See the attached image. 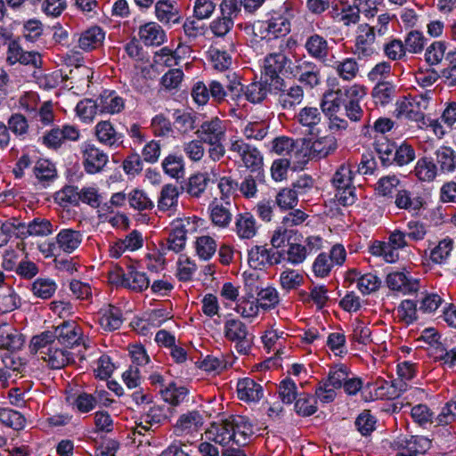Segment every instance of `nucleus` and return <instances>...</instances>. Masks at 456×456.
Returning <instances> with one entry per match:
<instances>
[{
  "label": "nucleus",
  "mask_w": 456,
  "mask_h": 456,
  "mask_svg": "<svg viewBox=\"0 0 456 456\" xmlns=\"http://www.w3.org/2000/svg\"><path fill=\"white\" fill-rule=\"evenodd\" d=\"M353 164L349 161L342 163L332 177V184L337 189L336 198L343 206H350L355 201V187L353 185Z\"/></svg>",
  "instance_id": "1"
},
{
  "label": "nucleus",
  "mask_w": 456,
  "mask_h": 456,
  "mask_svg": "<svg viewBox=\"0 0 456 456\" xmlns=\"http://www.w3.org/2000/svg\"><path fill=\"white\" fill-rule=\"evenodd\" d=\"M229 151L236 154L243 166L250 172H258L264 165V158L260 151L256 146L246 142L242 138L232 137Z\"/></svg>",
  "instance_id": "2"
},
{
  "label": "nucleus",
  "mask_w": 456,
  "mask_h": 456,
  "mask_svg": "<svg viewBox=\"0 0 456 456\" xmlns=\"http://www.w3.org/2000/svg\"><path fill=\"white\" fill-rule=\"evenodd\" d=\"M428 98L423 94L404 96L396 101L394 114L397 118H405L420 122L424 120V110L428 108Z\"/></svg>",
  "instance_id": "3"
},
{
  "label": "nucleus",
  "mask_w": 456,
  "mask_h": 456,
  "mask_svg": "<svg viewBox=\"0 0 456 456\" xmlns=\"http://www.w3.org/2000/svg\"><path fill=\"white\" fill-rule=\"evenodd\" d=\"M274 90L278 104L283 110H294L304 100L303 87L295 82L289 83L284 79L277 80Z\"/></svg>",
  "instance_id": "4"
},
{
  "label": "nucleus",
  "mask_w": 456,
  "mask_h": 456,
  "mask_svg": "<svg viewBox=\"0 0 456 456\" xmlns=\"http://www.w3.org/2000/svg\"><path fill=\"white\" fill-rule=\"evenodd\" d=\"M82 338L81 328L74 322H64L55 327L53 330L43 332L39 337H34L30 342H80Z\"/></svg>",
  "instance_id": "5"
},
{
  "label": "nucleus",
  "mask_w": 456,
  "mask_h": 456,
  "mask_svg": "<svg viewBox=\"0 0 456 456\" xmlns=\"http://www.w3.org/2000/svg\"><path fill=\"white\" fill-rule=\"evenodd\" d=\"M281 251L268 248L266 245H256L248 250V262L250 267L263 270L281 262Z\"/></svg>",
  "instance_id": "6"
},
{
  "label": "nucleus",
  "mask_w": 456,
  "mask_h": 456,
  "mask_svg": "<svg viewBox=\"0 0 456 456\" xmlns=\"http://www.w3.org/2000/svg\"><path fill=\"white\" fill-rule=\"evenodd\" d=\"M375 37V28L367 23L361 24L357 28L354 45V53L359 59L371 57L377 53Z\"/></svg>",
  "instance_id": "7"
},
{
  "label": "nucleus",
  "mask_w": 456,
  "mask_h": 456,
  "mask_svg": "<svg viewBox=\"0 0 456 456\" xmlns=\"http://www.w3.org/2000/svg\"><path fill=\"white\" fill-rule=\"evenodd\" d=\"M57 344H34L32 350L53 369H61L69 361L68 350L56 346Z\"/></svg>",
  "instance_id": "8"
},
{
  "label": "nucleus",
  "mask_w": 456,
  "mask_h": 456,
  "mask_svg": "<svg viewBox=\"0 0 456 456\" xmlns=\"http://www.w3.org/2000/svg\"><path fill=\"white\" fill-rule=\"evenodd\" d=\"M431 446V441L421 436H400L394 443L398 451L396 456H418L424 454Z\"/></svg>",
  "instance_id": "9"
},
{
  "label": "nucleus",
  "mask_w": 456,
  "mask_h": 456,
  "mask_svg": "<svg viewBox=\"0 0 456 456\" xmlns=\"http://www.w3.org/2000/svg\"><path fill=\"white\" fill-rule=\"evenodd\" d=\"M83 166L87 174H97L103 170L109 162L108 155L94 144L85 142L81 145Z\"/></svg>",
  "instance_id": "10"
},
{
  "label": "nucleus",
  "mask_w": 456,
  "mask_h": 456,
  "mask_svg": "<svg viewBox=\"0 0 456 456\" xmlns=\"http://www.w3.org/2000/svg\"><path fill=\"white\" fill-rule=\"evenodd\" d=\"M195 134L207 144L224 142L226 134V126L223 120L215 117L204 121Z\"/></svg>",
  "instance_id": "11"
},
{
  "label": "nucleus",
  "mask_w": 456,
  "mask_h": 456,
  "mask_svg": "<svg viewBox=\"0 0 456 456\" xmlns=\"http://www.w3.org/2000/svg\"><path fill=\"white\" fill-rule=\"evenodd\" d=\"M155 16L165 26L181 23V8L175 0H158L155 4Z\"/></svg>",
  "instance_id": "12"
},
{
  "label": "nucleus",
  "mask_w": 456,
  "mask_h": 456,
  "mask_svg": "<svg viewBox=\"0 0 456 456\" xmlns=\"http://www.w3.org/2000/svg\"><path fill=\"white\" fill-rule=\"evenodd\" d=\"M204 424L203 415L199 411H191L182 414L175 425L174 433L177 436H184L198 433Z\"/></svg>",
  "instance_id": "13"
},
{
  "label": "nucleus",
  "mask_w": 456,
  "mask_h": 456,
  "mask_svg": "<svg viewBox=\"0 0 456 456\" xmlns=\"http://www.w3.org/2000/svg\"><path fill=\"white\" fill-rule=\"evenodd\" d=\"M304 142L301 140H293L287 136L277 137L272 142V151L278 155L289 156L291 159H295L297 161H300V158H305L306 152L303 153Z\"/></svg>",
  "instance_id": "14"
},
{
  "label": "nucleus",
  "mask_w": 456,
  "mask_h": 456,
  "mask_svg": "<svg viewBox=\"0 0 456 456\" xmlns=\"http://www.w3.org/2000/svg\"><path fill=\"white\" fill-rule=\"evenodd\" d=\"M304 48L310 57L325 65L330 60L328 59L330 53L328 40L318 33H313L305 38Z\"/></svg>",
  "instance_id": "15"
},
{
  "label": "nucleus",
  "mask_w": 456,
  "mask_h": 456,
  "mask_svg": "<svg viewBox=\"0 0 456 456\" xmlns=\"http://www.w3.org/2000/svg\"><path fill=\"white\" fill-rule=\"evenodd\" d=\"M298 82L313 89L322 84L321 68L312 61H303L296 66Z\"/></svg>",
  "instance_id": "16"
},
{
  "label": "nucleus",
  "mask_w": 456,
  "mask_h": 456,
  "mask_svg": "<svg viewBox=\"0 0 456 456\" xmlns=\"http://www.w3.org/2000/svg\"><path fill=\"white\" fill-rule=\"evenodd\" d=\"M232 204L229 200L214 199L208 205L209 218L215 226L224 229L229 227L232 219Z\"/></svg>",
  "instance_id": "17"
},
{
  "label": "nucleus",
  "mask_w": 456,
  "mask_h": 456,
  "mask_svg": "<svg viewBox=\"0 0 456 456\" xmlns=\"http://www.w3.org/2000/svg\"><path fill=\"white\" fill-rule=\"evenodd\" d=\"M138 37L146 46H159L167 41L165 30L155 21H149L140 26Z\"/></svg>",
  "instance_id": "18"
},
{
  "label": "nucleus",
  "mask_w": 456,
  "mask_h": 456,
  "mask_svg": "<svg viewBox=\"0 0 456 456\" xmlns=\"http://www.w3.org/2000/svg\"><path fill=\"white\" fill-rule=\"evenodd\" d=\"M179 195L177 186L172 183L162 186L157 201L158 210L167 213L168 216H173L177 210Z\"/></svg>",
  "instance_id": "19"
},
{
  "label": "nucleus",
  "mask_w": 456,
  "mask_h": 456,
  "mask_svg": "<svg viewBox=\"0 0 456 456\" xmlns=\"http://www.w3.org/2000/svg\"><path fill=\"white\" fill-rule=\"evenodd\" d=\"M288 61L289 59L281 51L267 54L264 61V75L268 77L271 82L274 81L277 84V80L282 79L280 73L285 69Z\"/></svg>",
  "instance_id": "20"
},
{
  "label": "nucleus",
  "mask_w": 456,
  "mask_h": 456,
  "mask_svg": "<svg viewBox=\"0 0 456 456\" xmlns=\"http://www.w3.org/2000/svg\"><path fill=\"white\" fill-rule=\"evenodd\" d=\"M205 434L208 440L213 441L222 446L228 445L230 443L233 444L234 433H232L230 419L213 422L206 430Z\"/></svg>",
  "instance_id": "21"
},
{
  "label": "nucleus",
  "mask_w": 456,
  "mask_h": 456,
  "mask_svg": "<svg viewBox=\"0 0 456 456\" xmlns=\"http://www.w3.org/2000/svg\"><path fill=\"white\" fill-rule=\"evenodd\" d=\"M0 348L3 350L1 354L2 362L4 365V370H10L12 378L10 382H15L18 374L22 373L25 369V361L20 357L12 344H2Z\"/></svg>",
  "instance_id": "22"
},
{
  "label": "nucleus",
  "mask_w": 456,
  "mask_h": 456,
  "mask_svg": "<svg viewBox=\"0 0 456 456\" xmlns=\"http://www.w3.org/2000/svg\"><path fill=\"white\" fill-rule=\"evenodd\" d=\"M326 65L331 67L344 81L354 80L358 76L360 69L356 59L353 57H346L341 61L330 59Z\"/></svg>",
  "instance_id": "23"
},
{
  "label": "nucleus",
  "mask_w": 456,
  "mask_h": 456,
  "mask_svg": "<svg viewBox=\"0 0 456 456\" xmlns=\"http://www.w3.org/2000/svg\"><path fill=\"white\" fill-rule=\"evenodd\" d=\"M232 427L233 444L243 446L248 444L254 434V428L249 420L244 416H235L230 419Z\"/></svg>",
  "instance_id": "24"
},
{
  "label": "nucleus",
  "mask_w": 456,
  "mask_h": 456,
  "mask_svg": "<svg viewBox=\"0 0 456 456\" xmlns=\"http://www.w3.org/2000/svg\"><path fill=\"white\" fill-rule=\"evenodd\" d=\"M395 204L399 209H404L411 213L413 216H419L425 201L422 197H413L410 191L401 189L397 190L395 196Z\"/></svg>",
  "instance_id": "25"
},
{
  "label": "nucleus",
  "mask_w": 456,
  "mask_h": 456,
  "mask_svg": "<svg viewBox=\"0 0 456 456\" xmlns=\"http://www.w3.org/2000/svg\"><path fill=\"white\" fill-rule=\"evenodd\" d=\"M238 397L244 402H258L264 395L263 387L254 379L245 378L238 381L237 384Z\"/></svg>",
  "instance_id": "26"
},
{
  "label": "nucleus",
  "mask_w": 456,
  "mask_h": 456,
  "mask_svg": "<svg viewBox=\"0 0 456 456\" xmlns=\"http://www.w3.org/2000/svg\"><path fill=\"white\" fill-rule=\"evenodd\" d=\"M387 287L395 291H400L403 294L416 292L419 289L417 280L409 278L405 273L395 272L387 276Z\"/></svg>",
  "instance_id": "27"
},
{
  "label": "nucleus",
  "mask_w": 456,
  "mask_h": 456,
  "mask_svg": "<svg viewBox=\"0 0 456 456\" xmlns=\"http://www.w3.org/2000/svg\"><path fill=\"white\" fill-rule=\"evenodd\" d=\"M297 121L307 128L311 134H318L320 132L319 125L322 122V112L316 107H305L302 108L296 116Z\"/></svg>",
  "instance_id": "28"
},
{
  "label": "nucleus",
  "mask_w": 456,
  "mask_h": 456,
  "mask_svg": "<svg viewBox=\"0 0 456 456\" xmlns=\"http://www.w3.org/2000/svg\"><path fill=\"white\" fill-rule=\"evenodd\" d=\"M98 322L105 331L119 329L123 323L122 311L114 305H109L98 313Z\"/></svg>",
  "instance_id": "29"
},
{
  "label": "nucleus",
  "mask_w": 456,
  "mask_h": 456,
  "mask_svg": "<svg viewBox=\"0 0 456 456\" xmlns=\"http://www.w3.org/2000/svg\"><path fill=\"white\" fill-rule=\"evenodd\" d=\"M83 235L79 231L62 229L56 236L58 248L68 254L74 252L80 246Z\"/></svg>",
  "instance_id": "30"
},
{
  "label": "nucleus",
  "mask_w": 456,
  "mask_h": 456,
  "mask_svg": "<svg viewBox=\"0 0 456 456\" xmlns=\"http://www.w3.org/2000/svg\"><path fill=\"white\" fill-rule=\"evenodd\" d=\"M234 225V232L240 239L249 240L256 234V219L248 212L239 214L235 218Z\"/></svg>",
  "instance_id": "31"
},
{
  "label": "nucleus",
  "mask_w": 456,
  "mask_h": 456,
  "mask_svg": "<svg viewBox=\"0 0 456 456\" xmlns=\"http://www.w3.org/2000/svg\"><path fill=\"white\" fill-rule=\"evenodd\" d=\"M337 149V141L334 136L327 135L319 137L312 142L308 154L312 159H323Z\"/></svg>",
  "instance_id": "32"
},
{
  "label": "nucleus",
  "mask_w": 456,
  "mask_h": 456,
  "mask_svg": "<svg viewBox=\"0 0 456 456\" xmlns=\"http://www.w3.org/2000/svg\"><path fill=\"white\" fill-rule=\"evenodd\" d=\"M98 141L107 146H118L122 143V134L118 133L110 121H101L95 126Z\"/></svg>",
  "instance_id": "33"
},
{
  "label": "nucleus",
  "mask_w": 456,
  "mask_h": 456,
  "mask_svg": "<svg viewBox=\"0 0 456 456\" xmlns=\"http://www.w3.org/2000/svg\"><path fill=\"white\" fill-rule=\"evenodd\" d=\"M413 174L420 182H433L438 174V167L431 158L422 157L418 159Z\"/></svg>",
  "instance_id": "34"
},
{
  "label": "nucleus",
  "mask_w": 456,
  "mask_h": 456,
  "mask_svg": "<svg viewBox=\"0 0 456 456\" xmlns=\"http://www.w3.org/2000/svg\"><path fill=\"white\" fill-rule=\"evenodd\" d=\"M224 334L231 341H252L253 336L249 334L247 326L240 320L230 319L224 323Z\"/></svg>",
  "instance_id": "35"
},
{
  "label": "nucleus",
  "mask_w": 456,
  "mask_h": 456,
  "mask_svg": "<svg viewBox=\"0 0 456 456\" xmlns=\"http://www.w3.org/2000/svg\"><path fill=\"white\" fill-rule=\"evenodd\" d=\"M104 37L105 34L100 27H92L80 35L78 46L84 51L94 50L102 45Z\"/></svg>",
  "instance_id": "36"
},
{
  "label": "nucleus",
  "mask_w": 456,
  "mask_h": 456,
  "mask_svg": "<svg viewBox=\"0 0 456 456\" xmlns=\"http://www.w3.org/2000/svg\"><path fill=\"white\" fill-rule=\"evenodd\" d=\"M209 181L210 179L208 173H196L191 175L185 184L181 188L190 196L200 198L205 192Z\"/></svg>",
  "instance_id": "37"
},
{
  "label": "nucleus",
  "mask_w": 456,
  "mask_h": 456,
  "mask_svg": "<svg viewBox=\"0 0 456 456\" xmlns=\"http://www.w3.org/2000/svg\"><path fill=\"white\" fill-rule=\"evenodd\" d=\"M184 222H178L172 232L169 233V236L167 240V248L169 250H172L175 253L182 251L185 246L186 239H187V230L186 225L190 224V222L187 220Z\"/></svg>",
  "instance_id": "38"
},
{
  "label": "nucleus",
  "mask_w": 456,
  "mask_h": 456,
  "mask_svg": "<svg viewBox=\"0 0 456 456\" xmlns=\"http://www.w3.org/2000/svg\"><path fill=\"white\" fill-rule=\"evenodd\" d=\"M227 83H226V89H227V96L229 97V100L227 102H232L231 103L232 109L231 112H235L236 108L240 105V102L243 99H245V86L240 83V80L237 77L235 73L232 74L231 76H227Z\"/></svg>",
  "instance_id": "39"
},
{
  "label": "nucleus",
  "mask_w": 456,
  "mask_h": 456,
  "mask_svg": "<svg viewBox=\"0 0 456 456\" xmlns=\"http://www.w3.org/2000/svg\"><path fill=\"white\" fill-rule=\"evenodd\" d=\"M270 92L268 80L253 81L245 86V100L253 104L263 102Z\"/></svg>",
  "instance_id": "40"
},
{
  "label": "nucleus",
  "mask_w": 456,
  "mask_h": 456,
  "mask_svg": "<svg viewBox=\"0 0 456 456\" xmlns=\"http://www.w3.org/2000/svg\"><path fill=\"white\" fill-rule=\"evenodd\" d=\"M436 166L442 173H451L456 168V152L448 146L438 148L436 152Z\"/></svg>",
  "instance_id": "41"
},
{
  "label": "nucleus",
  "mask_w": 456,
  "mask_h": 456,
  "mask_svg": "<svg viewBox=\"0 0 456 456\" xmlns=\"http://www.w3.org/2000/svg\"><path fill=\"white\" fill-rule=\"evenodd\" d=\"M150 286V279L142 272L137 271L133 266H128L126 271V279L125 280V288L134 292H142Z\"/></svg>",
  "instance_id": "42"
},
{
  "label": "nucleus",
  "mask_w": 456,
  "mask_h": 456,
  "mask_svg": "<svg viewBox=\"0 0 456 456\" xmlns=\"http://www.w3.org/2000/svg\"><path fill=\"white\" fill-rule=\"evenodd\" d=\"M395 86L388 81L378 82L373 87L371 96L375 104L386 106L395 96Z\"/></svg>",
  "instance_id": "43"
},
{
  "label": "nucleus",
  "mask_w": 456,
  "mask_h": 456,
  "mask_svg": "<svg viewBox=\"0 0 456 456\" xmlns=\"http://www.w3.org/2000/svg\"><path fill=\"white\" fill-rule=\"evenodd\" d=\"M188 393L185 387L177 386L174 382L168 383L164 389L160 390L162 399L173 406L182 403L186 399Z\"/></svg>",
  "instance_id": "44"
},
{
  "label": "nucleus",
  "mask_w": 456,
  "mask_h": 456,
  "mask_svg": "<svg viewBox=\"0 0 456 456\" xmlns=\"http://www.w3.org/2000/svg\"><path fill=\"white\" fill-rule=\"evenodd\" d=\"M343 89L329 91L323 94L321 103L322 111L325 114L338 112L342 105L345 106Z\"/></svg>",
  "instance_id": "45"
},
{
  "label": "nucleus",
  "mask_w": 456,
  "mask_h": 456,
  "mask_svg": "<svg viewBox=\"0 0 456 456\" xmlns=\"http://www.w3.org/2000/svg\"><path fill=\"white\" fill-rule=\"evenodd\" d=\"M266 23L268 34L275 37L286 36L290 31V21L283 14L274 13Z\"/></svg>",
  "instance_id": "46"
},
{
  "label": "nucleus",
  "mask_w": 456,
  "mask_h": 456,
  "mask_svg": "<svg viewBox=\"0 0 456 456\" xmlns=\"http://www.w3.org/2000/svg\"><path fill=\"white\" fill-rule=\"evenodd\" d=\"M33 173L36 178L44 183L53 181L57 175L54 165L45 159H40L35 163Z\"/></svg>",
  "instance_id": "47"
},
{
  "label": "nucleus",
  "mask_w": 456,
  "mask_h": 456,
  "mask_svg": "<svg viewBox=\"0 0 456 456\" xmlns=\"http://www.w3.org/2000/svg\"><path fill=\"white\" fill-rule=\"evenodd\" d=\"M162 168L165 174L175 179L183 177L185 172L183 158L175 154H170L163 159Z\"/></svg>",
  "instance_id": "48"
},
{
  "label": "nucleus",
  "mask_w": 456,
  "mask_h": 456,
  "mask_svg": "<svg viewBox=\"0 0 456 456\" xmlns=\"http://www.w3.org/2000/svg\"><path fill=\"white\" fill-rule=\"evenodd\" d=\"M415 159L416 153L413 146L403 142L396 146L392 159V165L404 167L411 163Z\"/></svg>",
  "instance_id": "49"
},
{
  "label": "nucleus",
  "mask_w": 456,
  "mask_h": 456,
  "mask_svg": "<svg viewBox=\"0 0 456 456\" xmlns=\"http://www.w3.org/2000/svg\"><path fill=\"white\" fill-rule=\"evenodd\" d=\"M295 410L298 415L304 417L314 414L317 411L316 397L308 393L299 394L295 402Z\"/></svg>",
  "instance_id": "50"
},
{
  "label": "nucleus",
  "mask_w": 456,
  "mask_h": 456,
  "mask_svg": "<svg viewBox=\"0 0 456 456\" xmlns=\"http://www.w3.org/2000/svg\"><path fill=\"white\" fill-rule=\"evenodd\" d=\"M269 125L265 120L249 121L242 129V134L248 140H263L268 134Z\"/></svg>",
  "instance_id": "51"
},
{
  "label": "nucleus",
  "mask_w": 456,
  "mask_h": 456,
  "mask_svg": "<svg viewBox=\"0 0 456 456\" xmlns=\"http://www.w3.org/2000/svg\"><path fill=\"white\" fill-rule=\"evenodd\" d=\"M453 244V240L451 238H445L440 240L438 244L431 249L429 255L430 260L435 264L444 263L451 256Z\"/></svg>",
  "instance_id": "52"
},
{
  "label": "nucleus",
  "mask_w": 456,
  "mask_h": 456,
  "mask_svg": "<svg viewBox=\"0 0 456 456\" xmlns=\"http://www.w3.org/2000/svg\"><path fill=\"white\" fill-rule=\"evenodd\" d=\"M56 289V283L49 278H37L31 285L34 296L42 299L52 297Z\"/></svg>",
  "instance_id": "53"
},
{
  "label": "nucleus",
  "mask_w": 456,
  "mask_h": 456,
  "mask_svg": "<svg viewBox=\"0 0 456 456\" xmlns=\"http://www.w3.org/2000/svg\"><path fill=\"white\" fill-rule=\"evenodd\" d=\"M208 54L213 68L216 70H226L232 64V56L224 50L211 46Z\"/></svg>",
  "instance_id": "54"
},
{
  "label": "nucleus",
  "mask_w": 456,
  "mask_h": 456,
  "mask_svg": "<svg viewBox=\"0 0 456 456\" xmlns=\"http://www.w3.org/2000/svg\"><path fill=\"white\" fill-rule=\"evenodd\" d=\"M7 127L15 136L24 139L28 134V121L20 113H13L7 120Z\"/></svg>",
  "instance_id": "55"
},
{
  "label": "nucleus",
  "mask_w": 456,
  "mask_h": 456,
  "mask_svg": "<svg viewBox=\"0 0 456 456\" xmlns=\"http://www.w3.org/2000/svg\"><path fill=\"white\" fill-rule=\"evenodd\" d=\"M400 183L401 181L395 175H385L378 180L375 191L380 196L392 198Z\"/></svg>",
  "instance_id": "56"
},
{
  "label": "nucleus",
  "mask_w": 456,
  "mask_h": 456,
  "mask_svg": "<svg viewBox=\"0 0 456 456\" xmlns=\"http://www.w3.org/2000/svg\"><path fill=\"white\" fill-rule=\"evenodd\" d=\"M127 200L130 207L137 211L151 210L154 208V202L142 190H133L128 193Z\"/></svg>",
  "instance_id": "57"
},
{
  "label": "nucleus",
  "mask_w": 456,
  "mask_h": 456,
  "mask_svg": "<svg viewBox=\"0 0 456 456\" xmlns=\"http://www.w3.org/2000/svg\"><path fill=\"white\" fill-rule=\"evenodd\" d=\"M195 248L198 256L201 259L208 260L216 253L217 244L212 237L204 235L197 238Z\"/></svg>",
  "instance_id": "58"
},
{
  "label": "nucleus",
  "mask_w": 456,
  "mask_h": 456,
  "mask_svg": "<svg viewBox=\"0 0 456 456\" xmlns=\"http://www.w3.org/2000/svg\"><path fill=\"white\" fill-rule=\"evenodd\" d=\"M25 227V224L17 218L0 219V247L8 243L16 230Z\"/></svg>",
  "instance_id": "59"
},
{
  "label": "nucleus",
  "mask_w": 456,
  "mask_h": 456,
  "mask_svg": "<svg viewBox=\"0 0 456 456\" xmlns=\"http://www.w3.org/2000/svg\"><path fill=\"white\" fill-rule=\"evenodd\" d=\"M282 253L284 255V252ZM285 255L287 261L293 265L302 264L308 256L305 246L297 242V239H294V241L292 242H289Z\"/></svg>",
  "instance_id": "60"
},
{
  "label": "nucleus",
  "mask_w": 456,
  "mask_h": 456,
  "mask_svg": "<svg viewBox=\"0 0 456 456\" xmlns=\"http://www.w3.org/2000/svg\"><path fill=\"white\" fill-rule=\"evenodd\" d=\"M0 422L13 429L20 430L25 426V418L17 411L0 408Z\"/></svg>",
  "instance_id": "61"
},
{
  "label": "nucleus",
  "mask_w": 456,
  "mask_h": 456,
  "mask_svg": "<svg viewBox=\"0 0 456 456\" xmlns=\"http://www.w3.org/2000/svg\"><path fill=\"white\" fill-rule=\"evenodd\" d=\"M55 200L61 206L74 205L77 206L80 202L78 188L72 185H67L56 192Z\"/></svg>",
  "instance_id": "62"
},
{
  "label": "nucleus",
  "mask_w": 456,
  "mask_h": 456,
  "mask_svg": "<svg viewBox=\"0 0 456 456\" xmlns=\"http://www.w3.org/2000/svg\"><path fill=\"white\" fill-rule=\"evenodd\" d=\"M97 404V399L92 394L81 392L74 398L72 402L73 409L80 413H87L93 411Z\"/></svg>",
  "instance_id": "63"
},
{
  "label": "nucleus",
  "mask_w": 456,
  "mask_h": 456,
  "mask_svg": "<svg viewBox=\"0 0 456 456\" xmlns=\"http://www.w3.org/2000/svg\"><path fill=\"white\" fill-rule=\"evenodd\" d=\"M445 58L449 65L441 70V77L447 86H456V51L448 52Z\"/></svg>",
  "instance_id": "64"
}]
</instances>
